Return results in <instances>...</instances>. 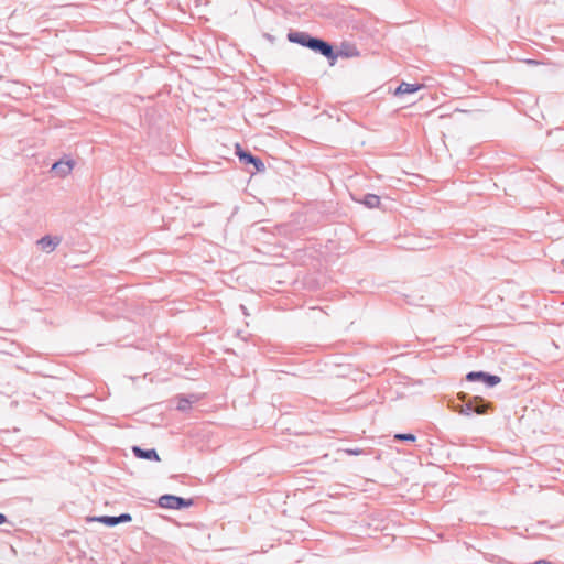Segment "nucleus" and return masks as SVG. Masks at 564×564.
<instances>
[{
  "instance_id": "nucleus-20",
  "label": "nucleus",
  "mask_w": 564,
  "mask_h": 564,
  "mask_svg": "<svg viewBox=\"0 0 564 564\" xmlns=\"http://www.w3.org/2000/svg\"><path fill=\"white\" fill-rule=\"evenodd\" d=\"M528 63H529V64H535L536 62H535V61H533V59H529V61H528Z\"/></svg>"
},
{
  "instance_id": "nucleus-2",
  "label": "nucleus",
  "mask_w": 564,
  "mask_h": 564,
  "mask_svg": "<svg viewBox=\"0 0 564 564\" xmlns=\"http://www.w3.org/2000/svg\"><path fill=\"white\" fill-rule=\"evenodd\" d=\"M306 47L332 61H335L337 57V55L334 53L333 46L318 37L312 36L311 40H308Z\"/></svg>"
},
{
  "instance_id": "nucleus-8",
  "label": "nucleus",
  "mask_w": 564,
  "mask_h": 564,
  "mask_svg": "<svg viewBox=\"0 0 564 564\" xmlns=\"http://www.w3.org/2000/svg\"><path fill=\"white\" fill-rule=\"evenodd\" d=\"M311 35L306 32L292 31L288 34V40L292 43H297L302 46H307L308 40H311Z\"/></svg>"
},
{
  "instance_id": "nucleus-13",
  "label": "nucleus",
  "mask_w": 564,
  "mask_h": 564,
  "mask_svg": "<svg viewBox=\"0 0 564 564\" xmlns=\"http://www.w3.org/2000/svg\"><path fill=\"white\" fill-rule=\"evenodd\" d=\"M362 203L369 207V208H375V207H378L379 204H380V197L375 195V194H367L365 197H364V200Z\"/></svg>"
},
{
  "instance_id": "nucleus-14",
  "label": "nucleus",
  "mask_w": 564,
  "mask_h": 564,
  "mask_svg": "<svg viewBox=\"0 0 564 564\" xmlns=\"http://www.w3.org/2000/svg\"><path fill=\"white\" fill-rule=\"evenodd\" d=\"M192 401L188 398L182 397L178 399L177 409L180 411H186L191 408Z\"/></svg>"
},
{
  "instance_id": "nucleus-6",
  "label": "nucleus",
  "mask_w": 564,
  "mask_h": 564,
  "mask_svg": "<svg viewBox=\"0 0 564 564\" xmlns=\"http://www.w3.org/2000/svg\"><path fill=\"white\" fill-rule=\"evenodd\" d=\"M237 153H238V155H239L241 161H243L245 163L253 164L254 167L257 169V171H263L264 170V164H263V162L259 158L253 156L251 153L243 152L240 149L238 150Z\"/></svg>"
},
{
  "instance_id": "nucleus-4",
  "label": "nucleus",
  "mask_w": 564,
  "mask_h": 564,
  "mask_svg": "<svg viewBox=\"0 0 564 564\" xmlns=\"http://www.w3.org/2000/svg\"><path fill=\"white\" fill-rule=\"evenodd\" d=\"M74 162L72 160H59L53 164L52 172L59 177H65L72 172Z\"/></svg>"
},
{
  "instance_id": "nucleus-7",
  "label": "nucleus",
  "mask_w": 564,
  "mask_h": 564,
  "mask_svg": "<svg viewBox=\"0 0 564 564\" xmlns=\"http://www.w3.org/2000/svg\"><path fill=\"white\" fill-rule=\"evenodd\" d=\"M132 452L138 458L149 459V460H160V457L155 449H142L139 446H133Z\"/></svg>"
},
{
  "instance_id": "nucleus-11",
  "label": "nucleus",
  "mask_w": 564,
  "mask_h": 564,
  "mask_svg": "<svg viewBox=\"0 0 564 564\" xmlns=\"http://www.w3.org/2000/svg\"><path fill=\"white\" fill-rule=\"evenodd\" d=\"M421 88V85H414L409 83H401V85L395 89V95L402 94H412L417 91Z\"/></svg>"
},
{
  "instance_id": "nucleus-5",
  "label": "nucleus",
  "mask_w": 564,
  "mask_h": 564,
  "mask_svg": "<svg viewBox=\"0 0 564 564\" xmlns=\"http://www.w3.org/2000/svg\"><path fill=\"white\" fill-rule=\"evenodd\" d=\"M59 242L61 238L58 237L44 236L37 241V245L42 250L52 252L59 245Z\"/></svg>"
},
{
  "instance_id": "nucleus-3",
  "label": "nucleus",
  "mask_w": 564,
  "mask_h": 564,
  "mask_svg": "<svg viewBox=\"0 0 564 564\" xmlns=\"http://www.w3.org/2000/svg\"><path fill=\"white\" fill-rule=\"evenodd\" d=\"M466 379L471 382L473 381H482L488 387H494L501 381L500 377L489 375L484 371H470L467 373Z\"/></svg>"
},
{
  "instance_id": "nucleus-21",
  "label": "nucleus",
  "mask_w": 564,
  "mask_h": 564,
  "mask_svg": "<svg viewBox=\"0 0 564 564\" xmlns=\"http://www.w3.org/2000/svg\"><path fill=\"white\" fill-rule=\"evenodd\" d=\"M563 264H564V260H563Z\"/></svg>"
},
{
  "instance_id": "nucleus-16",
  "label": "nucleus",
  "mask_w": 564,
  "mask_h": 564,
  "mask_svg": "<svg viewBox=\"0 0 564 564\" xmlns=\"http://www.w3.org/2000/svg\"><path fill=\"white\" fill-rule=\"evenodd\" d=\"M116 519H117L118 524H119V523L131 521V516L129 513H122V514L116 517Z\"/></svg>"
},
{
  "instance_id": "nucleus-17",
  "label": "nucleus",
  "mask_w": 564,
  "mask_h": 564,
  "mask_svg": "<svg viewBox=\"0 0 564 564\" xmlns=\"http://www.w3.org/2000/svg\"><path fill=\"white\" fill-rule=\"evenodd\" d=\"M534 564H553V563L547 562V561H545V560H539V561H536Z\"/></svg>"
},
{
  "instance_id": "nucleus-19",
  "label": "nucleus",
  "mask_w": 564,
  "mask_h": 564,
  "mask_svg": "<svg viewBox=\"0 0 564 564\" xmlns=\"http://www.w3.org/2000/svg\"><path fill=\"white\" fill-rule=\"evenodd\" d=\"M348 453L349 454H354V455H358L360 452L356 451V449H349Z\"/></svg>"
},
{
  "instance_id": "nucleus-9",
  "label": "nucleus",
  "mask_w": 564,
  "mask_h": 564,
  "mask_svg": "<svg viewBox=\"0 0 564 564\" xmlns=\"http://www.w3.org/2000/svg\"><path fill=\"white\" fill-rule=\"evenodd\" d=\"M459 398L464 402V405H458V406L454 408L455 411H457V412H459L460 414H464V415H469L473 412L475 413V408L473 406L471 399L469 398L468 400H466V394L465 393H460Z\"/></svg>"
},
{
  "instance_id": "nucleus-18",
  "label": "nucleus",
  "mask_w": 564,
  "mask_h": 564,
  "mask_svg": "<svg viewBox=\"0 0 564 564\" xmlns=\"http://www.w3.org/2000/svg\"><path fill=\"white\" fill-rule=\"evenodd\" d=\"M6 522V516L0 513V524Z\"/></svg>"
},
{
  "instance_id": "nucleus-15",
  "label": "nucleus",
  "mask_w": 564,
  "mask_h": 564,
  "mask_svg": "<svg viewBox=\"0 0 564 564\" xmlns=\"http://www.w3.org/2000/svg\"><path fill=\"white\" fill-rule=\"evenodd\" d=\"M395 440H399V441H408V442H414L415 441V436L413 434H397L394 436Z\"/></svg>"
},
{
  "instance_id": "nucleus-10",
  "label": "nucleus",
  "mask_w": 564,
  "mask_h": 564,
  "mask_svg": "<svg viewBox=\"0 0 564 564\" xmlns=\"http://www.w3.org/2000/svg\"><path fill=\"white\" fill-rule=\"evenodd\" d=\"M473 402V406L475 408V413L484 414L489 409L490 404L486 402L481 397H473L470 398Z\"/></svg>"
},
{
  "instance_id": "nucleus-1",
  "label": "nucleus",
  "mask_w": 564,
  "mask_h": 564,
  "mask_svg": "<svg viewBox=\"0 0 564 564\" xmlns=\"http://www.w3.org/2000/svg\"><path fill=\"white\" fill-rule=\"evenodd\" d=\"M193 505L191 499H184L174 495H163L159 498V506L166 509L182 510Z\"/></svg>"
},
{
  "instance_id": "nucleus-12",
  "label": "nucleus",
  "mask_w": 564,
  "mask_h": 564,
  "mask_svg": "<svg viewBox=\"0 0 564 564\" xmlns=\"http://www.w3.org/2000/svg\"><path fill=\"white\" fill-rule=\"evenodd\" d=\"M87 520L88 521H98L100 523H104L107 527H115L118 524L116 517H110V516L93 517V518H88Z\"/></svg>"
}]
</instances>
